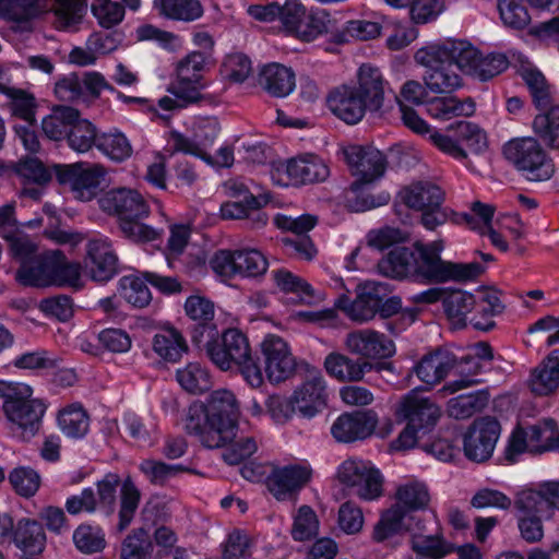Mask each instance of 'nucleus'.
<instances>
[{
    "mask_svg": "<svg viewBox=\"0 0 559 559\" xmlns=\"http://www.w3.org/2000/svg\"><path fill=\"white\" fill-rule=\"evenodd\" d=\"M427 114L440 120H450L460 116H472L475 103L471 98L459 100L456 97H432L425 103Z\"/></svg>",
    "mask_w": 559,
    "mask_h": 559,
    "instance_id": "58836bf2",
    "label": "nucleus"
},
{
    "mask_svg": "<svg viewBox=\"0 0 559 559\" xmlns=\"http://www.w3.org/2000/svg\"><path fill=\"white\" fill-rule=\"evenodd\" d=\"M424 532L425 526L418 520L416 531L411 539L412 549L417 559H444L447 555L454 551V546L445 542L439 532L429 535L424 534Z\"/></svg>",
    "mask_w": 559,
    "mask_h": 559,
    "instance_id": "7c9ffc66",
    "label": "nucleus"
},
{
    "mask_svg": "<svg viewBox=\"0 0 559 559\" xmlns=\"http://www.w3.org/2000/svg\"><path fill=\"white\" fill-rule=\"evenodd\" d=\"M533 130L551 148H559V106L534 118Z\"/></svg>",
    "mask_w": 559,
    "mask_h": 559,
    "instance_id": "4d7b16f0",
    "label": "nucleus"
},
{
    "mask_svg": "<svg viewBox=\"0 0 559 559\" xmlns=\"http://www.w3.org/2000/svg\"><path fill=\"white\" fill-rule=\"evenodd\" d=\"M106 176L104 166L94 164L87 168H80L73 191L76 198L83 201L92 200Z\"/></svg>",
    "mask_w": 559,
    "mask_h": 559,
    "instance_id": "09e8293b",
    "label": "nucleus"
},
{
    "mask_svg": "<svg viewBox=\"0 0 559 559\" xmlns=\"http://www.w3.org/2000/svg\"><path fill=\"white\" fill-rule=\"evenodd\" d=\"M326 104L332 114L347 124L358 123L368 110L355 85L343 84L335 87L329 93Z\"/></svg>",
    "mask_w": 559,
    "mask_h": 559,
    "instance_id": "a878e982",
    "label": "nucleus"
},
{
    "mask_svg": "<svg viewBox=\"0 0 559 559\" xmlns=\"http://www.w3.org/2000/svg\"><path fill=\"white\" fill-rule=\"evenodd\" d=\"M261 350L264 357L265 372L271 382L280 383L294 374L296 359L290 353L288 344L280 336L267 335Z\"/></svg>",
    "mask_w": 559,
    "mask_h": 559,
    "instance_id": "a211bd4d",
    "label": "nucleus"
},
{
    "mask_svg": "<svg viewBox=\"0 0 559 559\" xmlns=\"http://www.w3.org/2000/svg\"><path fill=\"white\" fill-rule=\"evenodd\" d=\"M119 485V475L107 473L102 479L96 481V490L92 487H86L81 492L70 496L66 500L64 508L71 515L100 512L106 516H110L116 510Z\"/></svg>",
    "mask_w": 559,
    "mask_h": 559,
    "instance_id": "6e6552de",
    "label": "nucleus"
},
{
    "mask_svg": "<svg viewBox=\"0 0 559 559\" xmlns=\"http://www.w3.org/2000/svg\"><path fill=\"white\" fill-rule=\"evenodd\" d=\"M0 93L11 99L10 110L14 116L23 119L29 124L35 123L36 104L33 95L21 88L8 86L4 83H0Z\"/></svg>",
    "mask_w": 559,
    "mask_h": 559,
    "instance_id": "3c124183",
    "label": "nucleus"
},
{
    "mask_svg": "<svg viewBox=\"0 0 559 559\" xmlns=\"http://www.w3.org/2000/svg\"><path fill=\"white\" fill-rule=\"evenodd\" d=\"M337 307L350 320L364 323L371 321L377 314L381 319H390L401 310L402 300L397 296H391V286L388 283L368 281L361 285L354 300L340 298Z\"/></svg>",
    "mask_w": 559,
    "mask_h": 559,
    "instance_id": "39448f33",
    "label": "nucleus"
},
{
    "mask_svg": "<svg viewBox=\"0 0 559 559\" xmlns=\"http://www.w3.org/2000/svg\"><path fill=\"white\" fill-rule=\"evenodd\" d=\"M212 270L222 277H257L267 270L266 258L255 249L221 250L214 254L211 262Z\"/></svg>",
    "mask_w": 559,
    "mask_h": 559,
    "instance_id": "9b49d317",
    "label": "nucleus"
},
{
    "mask_svg": "<svg viewBox=\"0 0 559 559\" xmlns=\"http://www.w3.org/2000/svg\"><path fill=\"white\" fill-rule=\"evenodd\" d=\"M399 414L423 433L429 431L437 424L441 411L437 404L427 397L419 396L415 390L411 391L401 402Z\"/></svg>",
    "mask_w": 559,
    "mask_h": 559,
    "instance_id": "bb28decb",
    "label": "nucleus"
},
{
    "mask_svg": "<svg viewBox=\"0 0 559 559\" xmlns=\"http://www.w3.org/2000/svg\"><path fill=\"white\" fill-rule=\"evenodd\" d=\"M79 118V111L68 106H56L41 121L44 134L52 140L60 141L68 138L72 124Z\"/></svg>",
    "mask_w": 559,
    "mask_h": 559,
    "instance_id": "a19ab883",
    "label": "nucleus"
},
{
    "mask_svg": "<svg viewBox=\"0 0 559 559\" xmlns=\"http://www.w3.org/2000/svg\"><path fill=\"white\" fill-rule=\"evenodd\" d=\"M406 511L399 503L386 510L373 530V539L383 542L403 531L415 532L416 523L419 520L416 516L407 515Z\"/></svg>",
    "mask_w": 559,
    "mask_h": 559,
    "instance_id": "473e14b6",
    "label": "nucleus"
},
{
    "mask_svg": "<svg viewBox=\"0 0 559 559\" xmlns=\"http://www.w3.org/2000/svg\"><path fill=\"white\" fill-rule=\"evenodd\" d=\"M429 139L440 151L457 160L467 158L463 146L474 153H480L487 146L485 132L477 124L465 120L450 124L444 133H430Z\"/></svg>",
    "mask_w": 559,
    "mask_h": 559,
    "instance_id": "1a4fd4ad",
    "label": "nucleus"
},
{
    "mask_svg": "<svg viewBox=\"0 0 559 559\" xmlns=\"http://www.w3.org/2000/svg\"><path fill=\"white\" fill-rule=\"evenodd\" d=\"M503 156L526 180L546 181L555 173L552 159L533 136L515 138L503 145Z\"/></svg>",
    "mask_w": 559,
    "mask_h": 559,
    "instance_id": "0eeeda50",
    "label": "nucleus"
},
{
    "mask_svg": "<svg viewBox=\"0 0 559 559\" xmlns=\"http://www.w3.org/2000/svg\"><path fill=\"white\" fill-rule=\"evenodd\" d=\"M343 156L353 175L362 183L372 182L384 174V156L372 146L348 145L343 148Z\"/></svg>",
    "mask_w": 559,
    "mask_h": 559,
    "instance_id": "aec40b11",
    "label": "nucleus"
},
{
    "mask_svg": "<svg viewBox=\"0 0 559 559\" xmlns=\"http://www.w3.org/2000/svg\"><path fill=\"white\" fill-rule=\"evenodd\" d=\"M260 84L273 96L285 97L295 87V73L280 63H271L263 68Z\"/></svg>",
    "mask_w": 559,
    "mask_h": 559,
    "instance_id": "c9c22d12",
    "label": "nucleus"
},
{
    "mask_svg": "<svg viewBox=\"0 0 559 559\" xmlns=\"http://www.w3.org/2000/svg\"><path fill=\"white\" fill-rule=\"evenodd\" d=\"M326 372L340 380L356 382L362 380L366 372L372 369V365L361 358L353 359L340 353H331L324 359Z\"/></svg>",
    "mask_w": 559,
    "mask_h": 559,
    "instance_id": "2f4dec72",
    "label": "nucleus"
},
{
    "mask_svg": "<svg viewBox=\"0 0 559 559\" xmlns=\"http://www.w3.org/2000/svg\"><path fill=\"white\" fill-rule=\"evenodd\" d=\"M311 478V469L300 464L271 465L265 478L267 490L278 501L297 499L299 491Z\"/></svg>",
    "mask_w": 559,
    "mask_h": 559,
    "instance_id": "ddd939ff",
    "label": "nucleus"
},
{
    "mask_svg": "<svg viewBox=\"0 0 559 559\" xmlns=\"http://www.w3.org/2000/svg\"><path fill=\"white\" fill-rule=\"evenodd\" d=\"M345 347L349 353L364 358L384 359L395 354L393 341L371 329L348 333L345 338Z\"/></svg>",
    "mask_w": 559,
    "mask_h": 559,
    "instance_id": "b1692460",
    "label": "nucleus"
},
{
    "mask_svg": "<svg viewBox=\"0 0 559 559\" xmlns=\"http://www.w3.org/2000/svg\"><path fill=\"white\" fill-rule=\"evenodd\" d=\"M500 424L492 417L475 420L464 437L465 455L475 462L488 460L500 436Z\"/></svg>",
    "mask_w": 559,
    "mask_h": 559,
    "instance_id": "dca6fc26",
    "label": "nucleus"
},
{
    "mask_svg": "<svg viewBox=\"0 0 559 559\" xmlns=\"http://www.w3.org/2000/svg\"><path fill=\"white\" fill-rule=\"evenodd\" d=\"M207 62L206 52L191 51L176 64V79L169 84L168 92L185 103L201 100L204 88L202 72Z\"/></svg>",
    "mask_w": 559,
    "mask_h": 559,
    "instance_id": "9d476101",
    "label": "nucleus"
},
{
    "mask_svg": "<svg viewBox=\"0 0 559 559\" xmlns=\"http://www.w3.org/2000/svg\"><path fill=\"white\" fill-rule=\"evenodd\" d=\"M531 453H543L559 450V433L552 420L542 425H533L526 428Z\"/></svg>",
    "mask_w": 559,
    "mask_h": 559,
    "instance_id": "49530a36",
    "label": "nucleus"
},
{
    "mask_svg": "<svg viewBox=\"0 0 559 559\" xmlns=\"http://www.w3.org/2000/svg\"><path fill=\"white\" fill-rule=\"evenodd\" d=\"M154 8L166 19L185 23L194 22L204 13L199 0H154Z\"/></svg>",
    "mask_w": 559,
    "mask_h": 559,
    "instance_id": "ea45409f",
    "label": "nucleus"
},
{
    "mask_svg": "<svg viewBox=\"0 0 559 559\" xmlns=\"http://www.w3.org/2000/svg\"><path fill=\"white\" fill-rule=\"evenodd\" d=\"M176 379L183 390L192 394H202L212 386L209 371L198 362H190L178 369Z\"/></svg>",
    "mask_w": 559,
    "mask_h": 559,
    "instance_id": "c03bdc74",
    "label": "nucleus"
},
{
    "mask_svg": "<svg viewBox=\"0 0 559 559\" xmlns=\"http://www.w3.org/2000/svg\"><path fill=\"white\" fill-rule=\"evenodd\" d=\"M476 299L473 294L456 289L444 296L442 305L448 318L460 326L468 322L467 314L474 309Z\"/></svg>",
    "mask_w": 559,
    "mask_h": 559,
    "instance_id": "79ce46f5",
    "label": "nucleus"
},
{
    "mask_svg": "<svg viewBox=\"0 0 559 559\" xmlns=\"http://www.w3.org/2000/svg\"><path fill=\"white\" fill-rule=\"evenodd\" d=\"M508 67L509 61L504 55L489 53L487 56H481L477 51V57H475L474 62L471 64L472 69H468L466 73L474 75L481 81H487L502 73L508 69Z\"/></svg>",
    "mask_w": 559,
    "mask_h": 559,
    "instance_id": "052dcab7",
    "label": "nucleus"
},
{
    "mask_svg": "<svg viewBox=\"0 0 559 559\" xmlns=\"http://www.w3.org/2000/svg\"><path fill=\"white\" fill-rule=\"evenodd\" d=\"M13 539L24 556H36L45 547L46 535L39 522L35 520H21L15 527Z\"/></svg>",
    "mask_w": 559,
    "mask_h": 559,
    "instance_id": "e433bc0d",
    "label": "nucleus"
},
{
    "mask_svg": "<svg viewBox=\"0 0 559 559\" xmlns=\"http://www.w3.org/2000/svg\"><path fill=\"white\" fill-rule=\"evenodd\" d=\"M96 127L86 119L76 118L68 133L69 146L79 152H88L94 145L97 147L98 138Z\"/></svg>",
    "mask_w": 559,
    "mask_h": 559,
    "instance_id": "13d9d810",
    "label": "nucleus"
},
{
    "mask_svg": "<svg viewBox=\"0 0 559 559\" xmlns=\"http://www.w3.org/2000/svg\"><path fill=\"white\" fill-rule=\"evenodd\" d=\"M528 385L536 395L545 396L559 386V349L551 352L531 373Z\"/></svg>",
    "mask_w": 559,
    "mask_h": 559,
    "instance_id": "f704fd0d",
    "label": "nucleus"
},
{
    "mask_svg": "<svg viewBox=\"0 0 559 559\" xmlns=\"http://www.w3.org/2000/svg\"><path fill=\"white\" fill-rule=\"evenodd\" d=\"M221 131L218 121L214 118L202 119L198 122L192 138L179 132H171V146L175 152H182L210 162L207 150L212 147Z\"/></svg>",
    "mask_w": 559,
    "mask_h": 559,
    "instance_id": "6ab92c4d",
    "label": "nucleus"
},
{
    "mask_svg": "<svg viewBox=\"0 0 559 559\" xmlns=\"http://www.w3.org/2000/svg\"><path fill=\"white\" fill-rule=\"evenodd\" d=\"M97 148L116 163L124 162L132 155L129 140L119 131L102 133L98 138Z\"/></svg>",
    "mask_w": 559,
    "mask_h": 559,
    "instance_id": "6e6d98bb",
    "label": "nucleus"
},
{
    "mask_svg": "<svg viewBox=\"0 0 559 559\" xmlns=\"http://www.w3.org/2000/svg\"><path fill=\"white\" fill-rule=\"evenodd\" d=\"M273 168L277 173L278 181L282 180L281 176L285 174L287 179L296 185L324 181L330 175L324 160L312 154L294 157L286 163L278 162V164H273Z\"/></svg>",
    "mask_w": 559,
    "mask_h": 559,
    "instance_id": "4be33fe9",
    "label": "nucleus"
},
{
    "mask_svg": "<svg viewBox=\"0 0 559 559\" xmlns=\"http://www.w3.org/2000/svg\"><path fill=\"white\" fill-rule=\"evenodd\" d=\"M153 549L152 542L144 528L132 531L121 545L120 559H148Z\"/></svg>",
    "mask_w": 559,
    "mask_h": 559,
    "instance_id": "e2e57ef3",
    "label": "nucleus"
},
{
    "mask_svg": "<svg viewBox=\"0 0 559 559\" xmlns=\"http://www.w3.org/2000/svg\"><path fill=\"white\" fill-rule=\"evenodd\" d=\"M84 266L95 282H108L118 273V257L107 238H93L86 243Z\"/></svg>",
    "mask_w": 559,
    "mask_h": 559,
    "instance_id": "412c9836",
    "label": "nucleus"
},
{
    "mask_svg": "<svg viewBox=\"0 0 559 559\" xmlns=\"http://www.w3.org/2000/svg\"><path fill=\"white\" fill-rule=\"evenodd\" d=\"M209 359L222 371L237 370L252 388L263 384L262 370L249 340L239 329H226L209 347Z\"/></svg>",
    "mask_w": 559,
    "mask_h": 559,
    "instance_id": "20e7f679",
    "label": "nucleus"
},
{
    "mask_svg": "<svg viewBox=\"0 0 559 559\" xmlns=\"http://www.w3.org/2000/svg\"><path fill=\"white\" fill-rule=\"evenodd\" d=\"M91 10L98 24L111 28L120 24L124 17V7L112 0H93Z\"/></svg>",
    "mask_w": 559,
    "mask_h": 559,
    "instance_id": "774afa93",
    "label": "nucleus"
},
{
    "mask_svg": "<svg viewBox=\"0 0 559 559\" xmlns=\"http://www.w3.org/2000/svg\"><path fill=\"white\" fill-rule=\"evenodd\" d=\"M488 403V394L477 391L461 394L448 402V413L455 419H465L481 411Z\"/></svg>",
    "mask_w": 559,
    "mask_h": 559,
    "instance_id": "864d4df0",
    "label": "nucleus"
},
{
    "mask_svg": "<svg viewBox=\"0 0 559 559\" xmlns=\"http://www.w3.org/2000/svg\"><path fill=\"white\" fill-rule=\"evenodd\" d=\"M146 283L144 276L143 278L138 276H123L119 281L120 295L133 307L144 308L152 300V295Z\"/></svg>",
    "mask_w": 559,
    "mask_h": 559,
    "instance_id": "680f3d73",
    "label": "nucleus"
},
{
    "mask_svg": "<svg viewBox=\"0 0 559 559\" xmlns=\"http://www.w3.org/2000/svg\"><path fill=\"white\" fill-rule=\"evenodd\" d=\"M331 23L330 14L325 10H310L306 12V17L301 20L293 35L302 41L310 43L329 33Z\"/></svg>",
    "mask_w": 559,
    "mask_h": 559,
    "instance_id": "37998d69",
    "label": "nucleus"
},
{
    "mask_svg": "<svg viewBox=\"0 0 559 559\" xmlns=\"http://www.w3.org/2000/svg\"><path fill=\"white\" fill-rule=\"evenodd\" d=\"M497 7L506 26L522 29L528 25L531 16L523 0H497Z\"/></svg>",
    "mask_w": 559,
    "mask_h": 559,
    "instance_id": "0e129e2a",
    "label": "nucleus"
},
{
    "mask_svg": "<svg viewBox=\"0 0 559 559\" xmlns=\"http://www.w3.org/2000/svg\"><path fill=\"white\" fill-rule=\"evenodd\" d=\"M444 242L441 239L413 247H395L379 262V272L390 278H420L430 283L466 282L478 277L485 267L478 262L456 263L441 259Z\"/></svg>",
    "mask_w": 559,
    "mask_h": 559,
    "instance_id": "f257e3e1",
    "label": "nucleus"
},
{
    "mask_svg": "<svg viewBox=\"0 0 559 559\" xmlns=\"http://www.w3.org/2000/svg\"><path fill=\"white\" fill-rule=\"evenodd\" d=\"M276 285L286 293L295 294L300 302L312 304L318 299L312 286L304 278L293 274L287 270H277L273 272Z\"/></svg>",
    "mask_w": 559,
    "mask_h": 559,
    "instance_id": "5fc2aeb1",
    "label": "nucleus"
},
{
    "mask_svg": "<svg viewBox=\"0 0 559 559\" xmlns=\"http://www.w3.org/2000/svg\"><path fill=\"white\" fill-rule=\"evenodd\" d=\"M73 542L84 554L102 551L106 546L103 530L92 525H80L73 533Z\"/></svg>",
    "mask_w": 559,
    "mask_h": 559,
    "instance_id": "338daca9",
    "label": "nucleus"
},
{
    "mask_svg": "<svg viewBox=\"0 0 559 559\" xmlns=\"http://www.w3.org/2000/svg\"><path fill=\"white\" fill-rule=\"evenodd\" d=\"M58 425L66 436L78 439L87 433L90 418L82 406L71 405L59 413Z\"/></svg>",
    "mask_w": 559,
    "mask_h": 559,
    "instance_id": "de8ad7c7",
    "label": "nucleus"
},
{
    "mask_svg": "<svg viewBox=\"0 0 559 559\" xmlns=\"http://www.w3.org/2000/svg\"><path fill=\"white\" fill-rule=\"evenodd\" d=\"M32 395V388L25 383L0 381V397L8 420L31 437L38 432L46 412L44 402Z\"/></svg>",
    "mask_w": 559,
    "mask_h": 559,
    "instance_id": "423d86ee",
    "label": "nucleus"
},
{
    "mask_svg": "<svg viewBox=\"0 0 559 559\" xmlns=\"http://www.w3.org/2000/svg\"><path fill=\"white\" fill-rule=\"evenodd\" d=\"M153 350L168 362H177L188 352V344L175 328H165L153 337Z\"/></svg>",
    "mask_w": 559,
    "mask_h": 559,
    "instance_id": "4c0bfd02",
    "label": "nucleus"
},
{
    "mask_svg": "<svg viewBox=\"0 0 559 559\" xmlns=\"http://www.w3.org/2000/svg\"><path fill=\"white\" fill-rule=\"evenodd\" d=\"M514 508L519 515L551 516V512H548V502L540 490H522L515 498Z\"/></svg>",
    "mask_w": 559,
    "mask_h": 559,
    "instance_id": "69168bd1",
    "label": "nucleus"
},
{
    "mask_svg": "<svg viewBox=\"0 0 559 559\" xmlns=\"http://www.w3.org/2000/svg\"><path fill=\"white\" fill-rule=\"evenodd\" d=\"M320 522L314 510L309 506L299 507L293 514L290 535L296 542H306L319 533Z\"/></svg>",
    "mask_w": 559,
    "mask_h": 559,
    "instance_id": "603ef678",
    "label": "nucleus"
},
{
    "mask_svg": "<svg viewBox=\"0 0 559 559\" xmlns=\"http://www.w3.org/2000/svg\"><path fill=\"white\" fill-rule=\"evenodd\" d=\"M456 357L449 350L436 349L425 356L414 366L412 372L431 388L440 383L454 368Z\"/></svg>",
    "mask_w": 559,
    "mask_h": 559,
    "instance_id": "cd10ccee",
    "label": "nucleus"
},
{
    "mask_svg": "<svg viewBox=\"0 0 559 559\" xmlns=\"http://www.w3.org/2000/svg\"><path fill=\"white\" fill-rule=\"evenodd\" d=\"M82 266L67 259L60 250H48L24 262L16 271V280L24 286L72 287L81 289Z\"/></svg>",
    "mask_w": 559,
    "mask_h": 559,
    "instance_id": "7ed1b4c3",
    "label": "nucleus"
},
{
    "mask_svg": "<svg viewBox=\"0 0 559 559\" xmlns=\"http://www.w3.org/2000/svg\"><path fill=\"white\" fill-rule=\"evenodd\" d=\"M119 531L126 530L132 522L141 501V492L131 477L120 481Z\"/></svg>",
    "mask_w": 559,
    "mask_h": 559,
    "instance_id": "8fccbe9b",
    "label": "nucleus"
},
{
    "mask_svg": "<svg viewBox=\"0 0 559 559\" xmlns=\"http://www.w3.org/2000/svg\"><path fill=\"white\" fill-rule=\"evenodd\" d=\"M47 7L48 0H0V17L14 33H31Z\"/></svg>",
    "mask_w": 559,
    "mask_h": 559,
    "instance_id": "5701e85b",
    "label": "nucleus"
},
{
    "mask_svg": "<svg viewBox=\"0 0 559 559\" xmlns=\"http://www.w3.org/2000/svg\"><path fill=\"white\" fill-rule=\"evenodd\" d=\"M378 418L372 411L345 413L331 426V433L337 442L349 443L364 440L372 435Z\"/></svg>",
    "mask_w": 559,
    "mask_h": 559,
    "instance_id": "393cba45",
    "label": "nucleus"
},
{
    "mask_svg": "<svg viewBox=\"0 0 559 559\" xmlns=\"http://www.w3.org/2000/svg\"><path fill=\"white\" fill-rule=\"evenodd\" d=\"M328 388L322 372L306 365V376L296 386L292 396L297 413L304 418H312L328 404Z\"/></svg>",
    "mask_w": 559,
    "mask_h": 559,
    "instance_id": "f8f14e48",
    "label": "nucleus"
},
{
    "mask_svg": "<svg viewBox=\"0 0 559 559\" xmlns=\"http://www.w3.org/2000/svg\"><path fill=\"white\" fill-rule=\"evenodd\" d=\"M99 207L116 215L119 222L129 218H143L150 213L148 205L141 193L130 188H115L98 199Z\"/></svg>",
    "mask_w": 559,
    "mask_h": 559,
    "instance_id": "f3484780",
    "label": "nucleus"
},
{
    "mask_svg": "<svg viewBox=\"0 0 559 559\" xmlns=\"http://www.w3.org/2000/svg\"><path fill=\"white\" fill-rule=\"evenodd\" d=\"M415 61L425 67L423 80L426 88L436 94H449L462 86V78L451 62L419 49L415 53Z\"/></svg>",
    "mask_w": 559,
    "mask_h": 559,
    "instance_id": "4468645a",
    "label": "nucleus"
},
{
    "mask_svg": "<svg viewBox=\"0 0 559 559\" xmlns=\"http://www.w3.org/2000/svg\"><path fill=\"white\" fill-rule=\"evenodd\" d=\"M277 227L289 230L293 236L282 239L287 252L294 253L301 259L311 260L317 249L307 233L312 229L317 224V217L313 215L305 214L298 217L278 214L275 217Z\"/></svg>",
    "mask_w": 559,
    "mask_h": 559,
    "instance_id": "2eb2a0df",
    "label": "nucleus"
},
{
    "mask_svg": "<svg viewBox=\"0 0 559 559\" xmlns=\"http://www.w3.org/2000/svg\"><path fill=\"white\" fill-rule=\"evenodd\" d=\"M445 62H451L456 69L467 72L477 57V49L467 40L447 38L443 41L421 48Z\"/></svg>",
    "mask_w": 559,
    "mask_h": 559,
    "instance_id": "c756f323",
    "label": "nucleus"
},
{
    "mask_svg": "<svg viewBox=\"0 0 559 559\" xmlns=\"http://www.w3.org/2000/svg\"><path fill=\"white\" fill-rule=\"evenodd\" d=\"M397 503L407 511L424 510L428 507L430 495L427 486L420 481H409L399 487Z\"/></svg>",
    "mask_w": 559,
    "mask_h": 559,
    "instance_id": "bf43d9fd",
    "label": "nucleus"
},
{
    "mask_svg": "<svg viewBox=\"0 0 559 559\" xmlns=\"http://www.w3.org/2000/svg\"><path fill=\"white\" fill-rule=\"evenodd\" d=\"M239 404L229 390L211 393L207 405L192 404L188 408L185 428L209 449L222 448L236 437Z\"/></svg>",
    "mask_w": 559,
    "mask_h": 559,
    "instance_id": "f03ea898",
    "label": "nucleus"
},
{
    "mask_svg": "<svg viewBox=\"0 0 559 559\" xmlns=\"http://www.w3.org/2000/svg\"><path fill=\"white\" fill-rule=\"evenodd\" d=\"M388 83L381 71L370 64L360 66L357 72L356 91L368 106L371 112H378L383 107L384 94Z\"/></svg>",
    "mask_w": 559,
    "mask_h": 559,
    "instance_id": "c85d7f7f",
    "label": "nucleus"
},
{
    "mask_svg": "<svg viewBox=\"0 0 559 559\" xmlns=\"http://www.w3.org/2000/svg\"><path fill=\"white\" fill-rule=\"evenodd\" d=\"M139 469L155 486H164L170 478L183 472L199 474L181 464H167L153 459L143 460L139 465Z\"/></svg>",
    "mask_w": 559,
    "mask_h": 559,
    "instance_id": "a18cd8bd",
    "label": "nucleus"
},
{
    "mask_svg": "<svg viewBox=\"0 0 559 559\" xmlns=\"http://www.w3.org/2000/svg\"><path fill=\"white\" fill-rule=\"evenodd\" d=\"M400 198L409 209L420 211L442 205L444 192L440 187L430 181H418L402 189Z\"/></svg>",
    "mask_w": 559,
    "mask_h": 559,
    "instance_id": "72a5a7b5",
    "label": "nucleus"
}]
</instances>
